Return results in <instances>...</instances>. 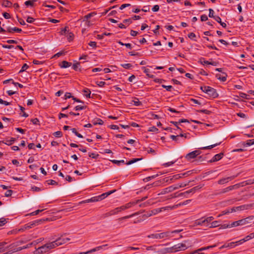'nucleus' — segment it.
Listing matches in <instances>:
<instances>
[{
    "instance_id": "4d7b16f0",
    "label": "nucleus",
    "mask_w": 254,
    "mask_h": 254,
    "mask_svg": "<svg viewBox=\"0 0 254 254\" xmlns=\"http://www.w3.org/2000/svg\"><path fill=\"white\" fill-rule=\"evenodd\" d=\"M7 222L6 219L5 218H1L0 219V227L2 226L5 225Z\"/></svg>"
},
{
    "instance_id": "c03bdc74",
    "label": "nucleus",
    "mask_w": 254,
    "mask_h": 254,
    "mask_svg": "<svg viewBox=\"0 0 254 254\" xmlns=\"http://www.w3.org/2000/svg\"><path fill=\"white\" fill-rule=\"evenodd\" d=\"M48 218H46V219H41L34 221V222L35 223V225H38L39 224L42 223L43 222H44L45 221H48Z\"/></svg>"
},
{
    "instance_id": "7ed1b4c3",
    "label": "nucleus",
    "mask_w": 254,
    "mask_h": 254,
    "mask_svg": "<svg viewBox=\"0 0 254 254\" xmlns=\"http://www.w3.org/2000/svg\"><path fill=\"white\" fill-rule=\"evenodd\" d=\"M170 236V232H165L161 233L152 234L147 236L149 238L161 239Z\"/></svg>"
},
{
    "instance_id": "37998d69",
    "label": "nucleus",
    "mask_w": 254,
    "mask_h": 254,
    "mask_svg": "<svg viewBox=\"0 0 254 254\" xmlns=\"http://www.w3.org/2000/svg\"><path fill=\"white\" fill-rule=\"evenodd\" d=\"M113 163L117 164L118 165H120L121 164L125 163V161L124 160H113L111 161Z\"/></svg>"
},
{
    "instance_id": "603ef678",
    "label": "nucleus",
    "mask_w": 254,
    "mask_h": 254,
    "mask_svg": "<svg viewBox=\"0 0 254 254\" xmlns=\"http://www.w3.org/2000/svg\"><path fill=\"white\" fill-rule=\"evenodd\" d=\"M209 15H208L209 17L214 18V17L215 16L214 15V10L210 8V9H209Z\"/></svg>"
},
{
    "instance_id": "ea45409f",
    "label": "nucleus",
    "mask_w": 254,
    "mask_h": 254,
    "mask_svg": "<svg viewBox=\"0 0 254 254\" xmlns=\"http://www.w3.org/2000/svg\"><path fill=\"white\" fill-rule=\"evenodd\" d=\"M104 124V122L100 119H97V121H94L93 122V125H102Z\"/></svg>"
},
{
    "instance_id": "a18cd8bd",
    "label": "nucleus",
    "mask_w": 254,
    "mask_h": 254,
    "mask_svg": "<svg viewBox=\"0 0 254 254\" xmlns=\"http://www.w3.org/2000/svg\"><path fill=\"white\" fill-rule=\"evenodd\" d=\"M53 135L56 137H61L63 136V133L61 131H57L55 132Z\"/></svg>"
},
{
    "instance_id": "5fc2aeb1",
    "label": "nucleus",
    "mask_w": 254,
    "mask_h": 254,
    "mask_svg": "<svg viewBox=\"0 0 254 254\" xmlns=\"http://www.w3.org/2000/svg\"><path fill=\"white\" fill-rule=\"evenodd\" d=\"M47 182H48V184L49 185H58V183L53 180H48V181H47Z\"/></svg>"
},
{
    "instance_id": "0eeeda50",
    "label": "nucleus",
    "mask_w": 254,
    "mask_h": 254,
    "mask_svg": "<svg viewBox=\"0 0 254 254\" xmlns=\"http://www.w3.org/2000/svg\"><path fill=\"white\" fill-rule=\"evenodd\" d=\"M169 209H171V207L170 206L163 207L161 208H158L156 209H153L150 211L149 215L151 216L152 215H155L160 213L163 211H165L166 210H168Z\"/></svg>"
},
{
    "instance_id": "680f3d73",
    "label": "nucleus",
    "mask_w": 254,
    "mask_h": 254,
    "mask_svg": "<svg viewBox=\"0 0 254 254\" xmlns=\"http://www.w3.org/2000/svg\"><path fill=\"white\" fill-rule=\"evenodd\" d=\"M131 23L132 20L131 18L126 19L123 20V23L127 24V25H129Z\"/></svg>"
},
{
    "instance_id": "e2e57ef3",
    "label": "nucleus",
    "mask_w": 254,
    "mask_h": 254,
    "mask_svg": "<svg viewBox=\"0 0 254 254\" xmlns=\"http://www.w3.org/2000/svg\"><path fill=\"white\" fill-rule=\"evenodd\" d=\"M13 191L12 190H8L6 191L5 193V196L6 197H9L12 194Z\"/></svg>"
},
{
    "instance_id": "412c9836",
    "label": "nucleus",
    "mask_w": 254,
    "mask_h": 254,
    "mask_svg": "<svg viewBox=\"0 0 254 254\" xmlns=\"http://www.w3.org/2000/svg\"><path fill=\"white\" fill-rule=\"evenodd\" d=\"M139 203V201L138 200H135V201H131V202H129L127 204H126L125 205V207H126V209H128L130 207H131L132 206L137 204Z\"/></svg>"
},
{
    "instance_id": "58836bf2",
    "label": "nucleus",
    "mask_w": 254,
    "mask_h": 254,
    "mask_svg": "<svg viewBox=\"0 0 254 254\" xmlns=\"http://www.w3.org/2000/svg\"><path fill=\"white\" fill-rule=\"evenodd\" d=\"M197 111L198 113H204L207 115H209L212 113L211 111L205 109L199 110Z\"/></svg>"
},
{
    "instance_id": "f257e3e1",
    "label": "nucleus",
    "mask_w": 254,
    "mask_h": 254,
    "mask_svg": "<svg viewBox=\"0 0 254 254\" xmlns=\"http://www.w3.org/2000/svg\"><path fill=\"white\" fill-rule=\"evenodd\" d=\"M200 89L205 93L207 94L209 97L212 98H216L218 96L216 89L207 86H201Z\"/></svg>"
},
{
    "instance_id": "864d4df0",
    "label": "nucleus",
    "mask_w": 254,
    "mask_h": 254,
    "mask_svg": "<svg viewBox=\"0 0 254 254\" xmlns=\"http://www.w3.org/2000/svg\"><path fill=\"white\" fill-rule=\"evenodd\" d=\"M232 190V189L231 186H229L228 187H227L226 188L223 189L222 190L221 193H226V192L229 191L230 190Z\"/></svg>"
},
{
    "instance_id": "c9c22d12",
    "label": "nucleus",
    "mask_w": 254,
    "mask_h": 254,
    "mask_svg": "<svg viewBox=\"0 0 254 254\" xmlns=\"http://www.w3.org/2000/svg\"><path fill=\"white\" fill-rule=\"evenodd\" d=\"M204 219L203 220V218L200 219H198L195 221V224L196 225H202L203 224L205 223Z\"/></svg>"
},
{
    "instance_id": "2f4dec72",
    "label": "nucleus",
    "mask_w": 254,
    "mask_h": 254,
    "mask_svg": "<svg viewBox=\"0 0 254 254\" xmlns=\"http://www.w3.org/2000/svg\"><path fill=\"white\" fill-rule=\"evenodd\" d=\"M68 27L65 26L64 28L62 29L60 31V34L62 35H65L67 33H68Z\"/></svg>"
},
{
    "instance_id": "cd10ccee",
    "label": "nucleus",
    "mask_w": 254,
    "mask_h": 254,
    "mask_svg": "<svg viewBox=\"0 0 254 254\" xmlns=\"http://www.w3.org/2000/svg\"><path fill=\"white\" fill-rule=\"evenodd\" d=\"M34 226H36V225L35 224L34 222L33 221V222H31L28 224H25L24 225V227L25 229H28L31 228Z\"/></svg>"
},
{
    "instance_id": "473e14b6",
    "label": "nucleus",
    "mask_w": 254,
    "mask_h": 254,
    "mask_svg": "<svg viewBox=\"0 0 254 254\" xmlns=\"http://www.w3.org/2000/svg\"><path fill=\"white\" fill-rule=\"evenodd\" d=\"M188 185H189V183H181L180 184L176 185L174 186H175V189L177 190L180 188L185 187Z\"/></svg>"
},
{
    "instance_id": "bf43d9fd",
    "label": "nucleus",
    "mask_w": 254,
    "mask_h": 254,
    "mask_svg": "<svg viewBox=\"0 0 254 254\" xmlns=\"http://www.w3.org/2000/svg\"><path fill=\"white\" fill-rule=\"evenodd\" d=\"M24 4L26 6H33L34 5V3L33 2V1H31V0L26 1L24 2Z\"/></svg>"
},
{
    "instance_id": "774afa93",
    "label": "nucleus",
    "mask_w": 254,
    "mask_h": 254,
    "mask_svg": "<svg viewBox=\"0 0 254 254\" xmlns=\"http://www.w3.org/2000/svg\"><path fill=\"white\" fill-rule=\"evenodd\" d=\"M246 184L247 185H252L254 184V179H249L247 181H246Z\"/></svg>"
},
{
    "instance_id": "72a5a7b5",
    "label": "nucleus",
    "mask_w": 254,
    "mask_h": 254,
    "mask_svg": "<svg viewBox=\"0 0 254 254\" xmlns=\"http://www.w3.org/2000/svg\"><path fill=\"white\" fill-rule=\"evenodd\" d=\"M71 130L72 131V132L76 135L79 138H83V136L79 133L77 131H76V129L75 128H72L71 129Z\"/></svg>"
},
{
    "instance_id": "e433bc0d",
    "label": "nucleus",
    "mask_w": 254,
    "mask_h": 254,
    "mask_svg": "<svg viewBox=\"0 0 254 254\" xmlns=\"http://www.w3.org/2000/svg\"><path fill=\"white\" fill-rule=\"evenodd\" d=\"M87 108L86 106L78 105L75 107L74 110L75 111L82 110L85 109Z\"/></svg>"
},
{
    "instance_id": "9d476101",
    "label": "nucleus",
    "mask_w": 254,
    "mask_h": 254,
    "mask_svg": "<svg viewBox=\"0 0 254 254\" xmlns=\"http://www.w3.org/2000/svg\"><path fill=\"white\" fill-rule=\"evenodd\" d=\"M107 246V245H103V246L97 247H96V248H95L94 249H92L91 250L88 251H87L86 252H81V253H79L78 254H90V253H92L93 252H96V251H100V250H102L103 247H106Z\"/></svg>"
},
{
    "instance_id": "7c9ffc66",
    "label": "nucleus",
    "mask_w": 254,
    "mask_h": 254,
    "mask_svg": "<svg viewBox=\"0 0 254 254\" xmlns=\"http://www.w3.org/2000/svg\"><path fill=\"white\" fill-rule=\"evenodd\" d=\"M253 144H254V139H249L246 142L244 143V145L246 146H249Z\"/></svg>"
},
{
    "instance_id": "393cba45",
    "label": "nucleus",
    "mask_w": 254,
    "mask_h": 254,
    "mask_svg": "<svg viewBox=\"0 0 254 254\" xmlns=\"http://www.w3.org/2000/svg\"><path fill=\"white\" fill-rule=\"evenodd\" d=\"M12 4V3L8 0H3L2 2V5L4 7H10Z\"/></svg>"
},
{
    "instance_id": "a878e982",
    "label": "nucleus",
    "mask_w": 254,
    "mask_h": 254,
    "mask_svg": "<svg viewBox=\"0 0 254 254\" xmlns=\"http://www.w3.org/2000/svg\"><path fill=\"white\" fill-rule=\"evenodd\" d=\"M203 186V185H198L196 187L192 188V189H190V192H191V193H194L196 191H197V190L202 188Z\"/></svg>"
},
{
    "instance_id": "c756f323",
    "label": "nucleus",
    "mask_w": 254,
    "mask_h": 254,
    "mask_svg": "<svg viewBox=\"0 0 254 254\" xmlns=\"http://www.w3.org/2000/svg\"><path fill=\"white\" fill-rule=\"evenodd\" d=\"M80 65V63L79 62H76V63L74 64L72 66V68L76 70H79L81 71V68H79V66Z\"/></svg>"
},
{
    "instance_id": "aec40b11",
    "label": "nucleus",
    "mask_w": 254,
    "mask_h": 254,
    "mask_svg": "<svg viewBox=\"0 0 254 254\" xmlns=\"http://www.w3.org/2000/svg\"><path fill=\"white\" fill-rule=\"evenodd\" d=\"M71 64H72L71 63L65 61H64L60 64V66L61 68H65L70 66Z\"/></svg>"
},
{
    "instance_id": "0e129e2a",
    "label": "nucleus",
    "mask_w": 254,
    "mask_h": 254,
    "mask_svg": "<svg viewBox=\"0 0 254 254\" xmlns=\"http://www.w3.org/2000/svg\"><path fill=\"white\" fill-rule=\"evenodd\" d=\"M214 219V217L212 216H209L204 219L205 222L209 223Z\"/></svg>"
},
{
    "instance_id": "79ce46f5",
    "label": "nucleus",
    "mask_w": 254,
    "mask_h": 254,
    "mask_svg": "<svg viewBox=\"0 0 254 254\" xmlns=\"http://www.w3.org/2000/svg\"><path fill=\"white\" fill-rule=\"evenodd\" d=\"M44 210V209H41V210H40V209L37 210H36V211H34V212H32V213H31L30 214H28V215H30V216L32 215V216H33V215H37L40 212H42Z\"/></svg>"
},
{
    "instance_id": "2eb2a0df",
    "label": "nucleus",
    "mask_w": 254,
    "mask_h": 254,
    "mask_svg": "<svg viewBox=\"0 0 254 254\" xmlns=\"http://www.w3.org/2000/svg\"><path fill=\"white\" fill-rule=\"evenodd\" d=\"M158 253L161 254L173 253L172 247L170 248H166L161 249L158 251Z\"/></svg>"
},
{
    "instance_id": "69168bd1",
    "label": "nucleus",
    "mask_w": 254,
    "mask_h": 254,
    "mask_svg": "<svg viewBox=\"0 0 254 254\" xmlns=\"http://www.w3.org/2000/svg\"><path fill=\"white\" fill-rule=\"evenodd\" d=\"M96 84L99 87H103L105 85L106 83L104 81H96Z\"/></svg>"
},
{
    "instance_id": "f03ea898",
    "label": "nucleus",
    "mask_w": 254,
    "mask_h": 254,
    "mask_svg": "<svg viewBox=\"0 0 254 254\" xmlns=\"http://www.w3.org/2000/svg\"><path fill=\"white\" fill-rule=\"evenodd\" d=\"M254 219V216H250L244 219L239 220L238 221H234L231 223V226L233 227H237L238 226L247 225L251 223Z\"/></svg>"
},
{
    "instance_id": "9b49d317",
    "label": "nucleus",
    "mask_w": 254,
    "mask_h": 254,
    "mask_svg": "<svg viewBox=\"0 0 254 254\" xmlns=\"http://www.w3.org/2000/svg\"><path fill=\"white\" fill-rule=\"evenodd\" d=\"M242 206H238V207H234L232 209H231V211H230L229 210H224L222 212V213L219 214L218 217H220L221 216H222L223 215H225V214H228L230 212H232L233 211H236V210H240L241 207Z\"/></svg>"
},
{
    "instance_id": "f8f14e48",
    "label": "nucleus",
    "mask_w": 254,
    "mask_h": 254,
    "mask_svg": "<svg viewBox=\"0 0 254 254\" xmlns=\"http://www.w3.org/2000/svg\"><path fill=\"white\" fill-rule=\"evenodd\" d=\"M190 193H191V192H190V190H189L186 191L185 192H181V193H178L177 192L175 193L174 194V195L172 196V197H182V196L188 197V195L189 194H190Z\"/></svg>"
},
{
    "instance_id": "4468645a",
    "label": "nucleus",
    "mask_w": 254,
    "mask_h": 254,
    "mask_svg": "<svg viewBox=\"0 0 254 254\" xmlns=\"http://www.w3.org/2000/svg\"><path fill=\"white\" fill-rule=\"evenodd\" d=\"M223 153L221 152L219 154L215 155L210 160V162H214L220 160L223 156Z\"/></svg>"
},
{
    "instance_id": "09e8293b",
    "label": "nucleus",
    "mask_w": 254,
    "mask_h": 254,
    "mask_svg": "<svg viewBox=\"0 0 254 254\" xmlns=\"http://www.w3.org/2000/svg\"><path fill=\"white\" fill-rule=\"evenodd\" d=\"M7 243L5 242L0 243V253L3 252L5 251V249H4L3 247Z\"/></svg>"
},
{
    "instance_id": "ddd939ff",
    "label": "nucleus",
    "mask_w": 254,
    "mask_h": 254,
    "mask_svg": "<svg viewBox=\"0 0 254 254\" xmlns=\"http://www.w3.org/2000/svg\"><path fill=\"white\" fill-rule=\"evenodd\" d=\"M116 191V190H114L111 191H109L108 192L103 193L102 194L97 196V197L99 198V201L102 200V199H104L105 197H107L108 195L111 194L112 193H114Z\"/></svg>"
},
{
    "instance_id": "20e7f679",
    "label": "nucleus",
    "mask_w": 254,
    "mask_h": 254,
    "mask_svg": "<svg viewBox=\"0 0 254 254\" xmlns=\"http://www.w3.org/2000/svg\"><path fill=\"white\" fill-rule=\"evenodd\" d=\"M54 248V245L52 242L47 243L46 244L39 247L37 251L39 254H43L48 252L50 250Z\"/></svg>"
},
{
    "instance_id": "c85d7f7f",
    "label": "nucleus",
    "mask_w": 254,
    "mask_h": 254,
    "mask_svg": "<svg viewBox=\"0 0 254 254\" xmlns=\"http://www.w3.org/2000/svg\"><path fill=\"white\" fill-rule=\"evenodd\" d=\"M83 92L85 93V95L87 98H91V91L88 88H85L83 89Z\"/></svg>"
},
{
    "instance_id": "5701e85b",
    "label": "nucleus",
    "mask_w": 254,
    "mask_h": 254,
    "mask_svg": "<svg viewBox=\"0 0 254 254\" xmlns=\"http://www.w3.org/2000/svg\"><path fill=\"white\" fill-rule=\"evenodd\" d=\"M15 140H16V139L15 138L11 137L9 140L7 139H5V141H6L5 142H4L3 141H2V142L5 143V144H6L7 145H10L12 143H13L15 141Z\"/></svg>"
},
{
    "instance_id": "bb28decb",
    "label": "nucleus",
    "mask_w": 254,
    "mask_h": 254,
    "mask_svg": "<svg viewBox=\"0 0 254 254\" xmlns=\"http://www.w3.org/2000/svg\"><path fill=\"white\" fill-rule=\"evenodd\" d=\"M142 160V158H133L132 159L130 160V161H128L126 163V164L128 165H131L133 163H134L138 161H140Z\"/></svg>"
},
{
    "instance_id": "6e6d98bb",
    "label": "nucleus",
    "mask_w": 254,
    "mask_h": 254,
    "mask_svg": "<svg viewBox=\"0 0 254 254\" xmlns=\"http://www.w3.org/2000/svg\"><path fill=\"white\" fill-rule=\"evenodd\" d=\"M31 122L34 124L36 125H39V120L37 118L32 119L31 120Z\"/></svg>"
},
{
    "instance_id": "de8ad7c7",
    "label": "nucleus",
    "mask_w": 254,
    "mask_h": 254,
    "mask_svg": "<svg viewBox=\"0 0 254 254\" xmlns=\"http://www.w3.org/2000/svg\"><path fill=\"white\" fill-rule=\"evenodd\" d=\"M28 67L29 66L26 64H24L22 66V68L21 70L19 71V73H21L25 71Z\"/></svg>"
},
{
    "instance_id": "13d9d810",
    "label": "nucleus",
    "mask_w": 254,
    "mask_h": 254,
    "mask_svg": "<svg viewBox=\"0 0 254 254\" xmlns=\"http://www.w3.org/2000/svg\"><path fill=\"white\" fill-rule=\"evenodd\" d=\"M240 97L243 98H245V99H249L250 98V96L249 95H247L244 93H240Z\"/></svg>"
},
{
    "instance_id": "6e6552de",
    "label": "nucleus",
    "mask_w": 254,
    "mask_h": 254,
    "mask_svg": "<svg viewBox=\"0 0 254 254\" xmlns=\"http://www.w3.org/2000/svg\"><path fill=\"white\" fill-rule=\"evenodd\" d=\"M239 174H237L236 175H234V176H232L231 177H228L225 178H222L218 181V184H220V185L224 184L228 182L229 181H231V180L234 179L235 178L237 177L238 176Z\"/></svg>"
},
{
    "instance_id": "423d86ee",
    "label": "nucleus",
    "mask_w": 254,
    "mask_h": 254,
    "mask_svg": "<svg viewBox=\"0 0 254 254\" xmlns=\"http://www.w3.org/2000/svg\"><path fill=\"white\" fill-rule=\"evenodd\" d=\"M188 247L185 244L179 243L172 247L173 252H176L180 251H185Z\"/></svg>"
},
{
    "instance_id": "49530a36",
    "label": "nucleus",
    "mask_w": 254,
    "mask_h": 254,
    "mask_svg": "<svg viewBox=\"0 0 254 254\" xmlns=\"http://www.w3.org/2000/svg\"><path fill=\"white\" fill-rule=\"evenodd\" d=\"M253 238H254V236L253 235V233H251L250 235L247 236L245 238H244L245 240H246V242L253 239Z\"/></svg>"
},
{
    "instance_id": "8fccbe9b",
    "label": "nucleus",
    "mask_w": 254,
    "mask_h": 254,
    "mask_svg": "<svg viewBox=\"0 0 254 254\" xmlns=\"http://www.w3.org/2000/svg\"><path fill=\"white\" fill-rule=\"evenodd\" d=\"M121 66L126 69H129L132 66V65L130 64H122Z\"/></svg>"
},
{
    "instance_id": "a19ab883",
    "label": "nucleus",
    "mask_w": 254,
    "mask_h": 254,
    "mask_svg": "<svg viewBox=\"0 0 254 254\" xmlns=\"http://www.w3.org/2000/svg\"><path fill=\"white\" fill-rule=\"evenodd\" d=\"M132 102H133V104L136 106H139L142 105V103L139 101L138 98H135Z\"/></svg>"
},
{
    "instance_id": "4c0bfd02",
    "label": "nucleus",
    "mask_w": 254,
    "mask_h": 254,
    "mask_svg": "<svg viewBox=\"0 0 254 254\" xmlns=\"http://www.w3.org/2000/svg\"><path fill=\"white\" fill-rule=\"evenodd\" d=\"M219 226V222L218 221H213L211 223V226H210V228H215L216 227H218Z\"/></svg>"
},
{
    "instance_id": "3c124183",
    "label": "nucleus",
    "mask_w": 254,
    "mask_h": 254,
    "mask_svg": "<svg viewBox=\"0 0 254 254\" xmlns=\"http://www.w3.org/2000/svg\"><path fill=\"white\" fill-rule=\"evenodd\" d=\"M89 200L90 202H93L99 201V198L97 197V196H96L92 197L89 198Z\"/></svg>"
},
{
    "instance_id": "052dcab7",
    "label": "nucleus",
    "mask_w": 254,
    "mask_h": 254,
    "mask_svg": "<svg viewBox=\"0 0 254 254\" xmlns=\"http://www.w3.org/2000/svg\"><path fill=\"white\" fill-rule=\"evenodd\" d=\"M158 130V129L154 126L151 127L148 129V131L151 132H157Z\"/></svg>"
},
{
    "instance_id": "1a4fd4ad",
    "label": "nucleus",
    "mask_w": 254,
    "mask_h": 254,
    "mask_svg": "<svg viewBox=\"0 0 254 254\" xmlns=\"http://www.w3.org/2000/svg\"><path fill=\"white\" fill-rule=\"evenodd\" d=\"M199 151L198 150H194L193 151L188 154H187L186 156V158L188 160H190L191 159H193L195 158L199 154Z\"/></svg>"
},
{
    "instance_id": "f704fd0d",
    "label": "nucleus",
    "mask_w": 254,
    "mask_h": 254,
    "mask_svg": "<svg viewBox=\"0 0 254 254\" xmlns=\"http://www.w3.org/2000/svg\"><path fill=\"white\" fill-rule=\"evenodd\" d=\"M246 242V240L244 239H242L239 241L234 242V247L240 245Z\"/></svg>"
},
{
    "instance_id": "39448f33",
    "label": "nucleus",
    "mask_w": 254,
    "mask_h": 254,
    "mask_svg": "<svg viewBox=\"0 0 254 254\" xmlns=\"http://www.w3.org/2000/svg\"><path fill=\"white\" fill-rule=\"evenodd\" d=\"M69 238H64L63 236H61L58 239H56L55 241L52 242V244L54 245V248L59 246L62 245L64 244H65L67 241H69Z\"/></svg>"
},
{
    "instance_id": "f3484780",
    "label": "nucleus",
    "mask_w": 254,
    "mask_h": 254,
    "mask_svg": "<svg viewBox=\"0 0 254 254\" xmlns=\"http://www.w3.org/2000/svg\"><path fill=\"white\" fill-rule=\"evenodd\" d=\"M227 76V75L225 72H223L222 75H221L220 74H216V77L218 79H219L222 81H223V82H224L226 80Z\"/></svg>"
},
{
    "instance_id": "6ab92c4d",
    "label": "nucleus",
    "mask_w": 254,
    "mask_h": 254,
    "mask_svg": "<svg viewBox=\"0 0 254 254\" xmlns=\"http://www.w3.org/2000/svg\"><path fill=\"white\" fill-rule=\"evenodd\" d=\"M234 248V242H230V243H225L223 246L220 247L219 248V249L221 250L224 248Z\"/></svg>"
},
{
    "instance_id": "338daca9",
    "label": "nucleus",
    "mask_w": 254,
    "mask_h": 254,
    "mask_svg": "<svg viewBox=\"0 0 254 254\" xmlns=\"http://www.w3.org/2000/svg\"><path fill=\"white\" fill-rule=\"evenodd\" d=\"M159 10V5H155L152 8V10L153 12H157Z\"/></svg>"
},
{
    "instance_id": "a211bd4d",
    "label": "nucleus",
    "mask_w": 254,
    "mask_h": 254,
    "mask_svg": "<svg viewBox=\"0 0 254 254\" xmlns=\"http://www.w3.org/2000/svg\"><path fill=\"white\" fill-rule=\"evenodd\" d=\"M96 13L95 12H91L83 17V21H85L86 23H90V21L88 20L91 17L95 15Z\"/></svg>"
},
{
    "instance_id": "b1692460",
    "label": "nucleus",
    "mask_w": 254,
    "mask_h": 254,
    "mask_svg": "<svg viewBox=\"0 0 254 254\" xmlns=\"http://www.w3.org/2000/svg\"><path fill=\"white\" fill-rule=\"evenodd\" d=\"M142 69L143 70L144 72L146 73L147 76H148L150 78L154 77V75L149 74L150 70L149 69L146 68L144 66L142 67Z\"/></svg>"
},
{
    "instance_id": "dca6fc26",
    "label": "nucleus",
    "mask_w": 254,
    "mask_h": 254,
    "mask_svg": "<svg viewBox=\"0 0 254 254\" xmlns=\"http://www.w3.org/2000/svg\"><path fill=\"white\" fill-rule=\"evenodd\" d=\"M176 190L175 186H171L169 187H167L162 190L161 194H165L168 192H172L174 190Z\"/></svg>"
},
{
    "instance_id": "4be33fe9",
    "label": "nucleus",
    "mask_w": 254,
    "mask_h": 254,
    "mask_svg": "<svg viewBox=\"0 0 254 254\" xmlns=\"http://www.w3.org/2000/svg\"><path fill=\"white\" fill-rule=\"evenodd\" d=\"M221 144V142H218V143H216L215 144H212V145H209V146H205V147H201L200 148V149H203V150H207V149H210L217 145H219Z\"/></svg>"
}]
</instances>
